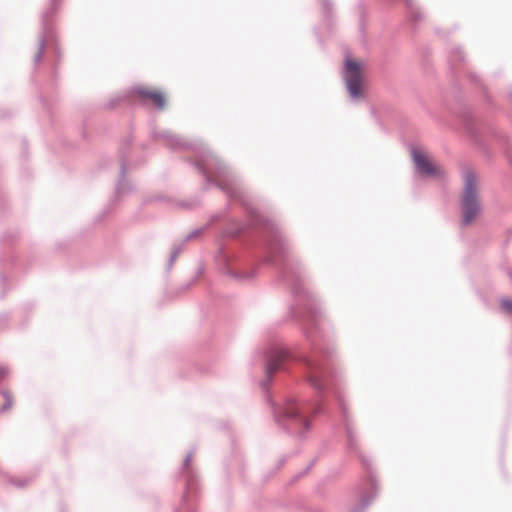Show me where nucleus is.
Returning <instances> with one entry per match:
<instances>
[{"instance_id":"f257e3e1","label":"nucleus","mask_w":512,"mask_h":512,"mask_svg":"<svg viewBox=\"0 0 512 512\" xmlns=\"http://www.w3.org/2000/svg\"><path fill=\"white\" fill-rule=\"evenodd\" d=\"M152 137L164 139L165 146L172 151H195L198 160L190 163L204 177L203 189L208 190L210 185H214L227 197L239 201L243 206L247 222L242 224L232 220L223 233L230 238L245 235L250 238L251 243L257 248L252 259L253 266L249 269H233L230 265V256L221 246L217 250L215 260L223 274L244 283L256 275V262L272 265L277 270L278 279L291 289L295 304L290 306L289 316L298 322L302 335H332L330 323L326 320L319 301L303 287L304 269L292 253L288 240L271 220L252 206L236 173L200 141H187L168 130L153 131Z\"/></svg>"},{"instance_id":"f03ea898","label":"nucleus","mask_w":512,"mask_h":512,"mask_svg":"<svg viewBox=\"0 0 512 512\" xmlns=\"http://www.w3.org/2000/svg\"><path fill=\"white\" fill-rule=\"evenodd\" d=\"M62 2L63 0H48L47 6L41 13L40 29L38 33V50L33 57L35 65L43 58L46 42H50L53 45L57 58L60 59L61 57L55 16L60 10Z\"/></svg>"},{"instance_id":"7ed1b4c3","label":"nucleus","mask_w":512,"mask_h":512,"mask_svg":"<svg viewBox=\"0 0 512 512\" xmlns=\"http://www.w3.org/2000/svg\"><path fill=\"white\" fill-rule=\"evenodd\" d=\"M463 221L465 224L471 223L480 212V204L477 192L476 176L472 172H467L464 178V192L462 197Z\"/></svg>"},{"instance_id":"20e7f679","label":"nucleus","mask_w":512,"mask_h":512,"mask_svg":"<svg viewBox=\"0 0 512 512\" xmlns=\"http://www.w3.org/2000/svg\"><path fill=\"white\" fill-rule=\"evenodd\" d=\"M131 144V139H125L122 141L119 154H120V170L118 181L115 185V195L112 201H115L117 198L132 193L135 189L134 185L126 179V173L128 168V155L127 150Z\"/></svg>"},{"instance_id":"39448f33","label":"nucleus","mask_w":512,"mask_h":512,"mask_svg":"<svg viewBox=\"0 0 512 512\" xmlns=\"http://www.w3.org/2000/svg\"><path fill=\"white\" fill-rule=\"evenodd\" d=\"M193 455V450L189 451L184 458L183 465L181 467V471L186 478L185 482V491L181 498L180 507L176 508L174 512H194L191 507L188 505V495L194 490L197 485V477L196 474L188 467Z\"/></svg>"},{"instance_id":"423d86ee","label":"nucleus","mask_w":512,"mask_h":512,"mask_svg":"<svg viewBox=\"0 0 512 512\" xmlns=\"http://www.w3.org/2000/svg\"><path fill=\"white\" fill-rule=\"evenodd\" d=\"M370 91L369 72L367 66L354 61V100L365 99Z\"/></svg>"},{"instance_id":"0eeeda50","label":"nucleus","mask_w":512,"mask_h":512,"mask_svg":"<svg viewBox=\"0 0 512 512\" xmlns=\"http://www.w3.org/2000/svg\"><path fill=\"white\" fill-rule=\"evenodd\" d=\"M413 160L418 171L424 175L436 176L442 173L441 167L424 152L414 151Z\"/></svg>"},{"instance_id":"6e6552de","label":"nucleus","mask_w":512,"mask_h":512,"mask_svg":"<svg viewBox=\"0 0 512 512\" xmlns=\"http://www.w3.org/2000/svg\"><path fill=\"white\" fill-rule=\"evenodd\" d=\"M344 71H343V79L345 82V88L349 96L352 98V54L349 48L346 46L344 48Z\"/></svg>"},{"instance_id":"1a4fd4ad","label":"nucleus","mask_w":512,"mask_h":512,"mask_svg":"<svg viewBox=\"0 0 512 512\" xmlns=\"http://www.w3.org/2000/svg\"><path fill=\"white\" fill-rule=\"evenodd\" d=\"M136 92L143 98H148L153 101L155 107L159 110H163L166 104L163 93L159 91H151L144 88H137Z\"/></svg>"},{"instance_id":"9d476101","label":"nucleus","mask_w":512,"mask_h":512,"mask_svg":"<svg viewBox=\"0 0 512 512\" xmlns=\"http://www.w3.org/2000/svg\"><path fill=\"white\" fill-rule=\"evenodd\" d=\"M323 24L326 26L329 33L333 31V4L330 0H320Z\"/></svg>"},{"instance_id":"9b49d317","label":"nucleus","mask_w":512,"mask_h":512,"mask_svg":"<svg viewBox=\"0 0 512 512\" xmlns=\"http://www.w3.org/2000/svg\"><path fill=\"white\" fill-rule=\"evenodd\" d=\"M183 245H184V242L179 245H175L173 247V250L171 251L169 259H168L167 268H166L167 271L171 270V268L174 264V261L176 260V258L178 257V255L180 254V252L182 250Z\"/></svg>"},{"instance_id":"f8f14e48","label":"nucleus","mask_w":512,"mask_h":512,"mask_svg":"<svg viewBox=\"0 0 512 512\" xmlns=\"http://www.w3.org/2000/svg\"><path fill=\"white\" fill-rule=\"evenodd\" d=\"M0 394L4 397L5 403L0 407V413H4L12 407V396L8 390H0Z\"/></svg>"},{"instance_id":"ddd939ff","label":"nucleus","mask_w":512,"mask_h":512,"mask_svg":"<svg viewBox=\"0 0 512 512\" xmlns=\"http://www.w3.org/2000/svg\"><path fill=\"white\" fill-rule=\"evenodd\" d=\"M209 227V224L204 225L203 227L194 229L192 232L186 235L183 242L185 243L188 240L193 239L194 237L200 235L202 232H204Z\"/></svg>"},{"instance_id":"4468645a","label":"nucleus","mask_w":512,"mask_h":512,"mask_svg":"<svg viewBox=\"0 0 512 512\" xmlns=\"http://www.w3.org/2000/svg\"><path fill=\"white\" fill-rule=\"evenodd\" d=\"M316 461H317V459H316V458H315V459H313V460H312V461H311V462L306 466V468H305L303 471L299 472L298 474H296V475L294 476L293 480H298V479H300L302 476H304L305 474H307V473L312 469V467L315 465Z\"/></svg>"},{"instance_id":"2eb2a0df","label":"nucleus","mask_w":512,"mask_h":512,"mask_svg":"<svg viewBox=\"0 0 512 512\" xmlns=\"http://www.w3.org/2000/svg\"><path fill=\"white\" fill-rule=\"evenodd\" d=\"M9 319L10 317L7 313H0V331L7 327Z\"/></svg>"},{"instance_id":"dca6fc26","label":"nucleus","mask_w":512,"mask_h":512,"mask_svg":"<svg viewBox=\"0 0 512 512\" xmlns=\"http://www.w3.org/2000/svg\"><path fill=\"white\" fill-rule=\"evenodd\" d=\"M6 277L3 274H0V299H3L6 294L5 286H6Z\"/></svg>"},{"instance_id":"f3484780","label":"nucleus","mask_w":512,"mask_h":512,"mask_svg":"<svg viewBox=\"0 0 512 512\" xmlns=\"http://www.w3.org/2000/svg\"><path fill=\"white\" fill-rule=\"evenodd\" d=\"M126 98L125 97H122V96H119V97H115L113 99H111L108 103H107V107L109 109H113L115 108L121 101L125 100Z\"/></svg>"},{"instance_id":"a211bd4d","label":"nucleus","mask_w":512,"mask_h":512,"mask_svg":"<svg viewBox=\"0 0 512 512\" xmlns=\"http://www.w3.org/2000/svg\"><path fill=\"white\" fill-rule=\"evenodd\" d=\"M32 481L31 478H25L23 480H18V481H14V480H11V484H13L14 486L18 487V488H23L25 487L28 483H30Z\"/></svg>"},{"instance_id":"6ab92c4d","label":"nucleus","mask_w":512,"mask_h":512,"mask_svg":"<svg viewBox=\"0 0 512 512\" xmlns=\"http://www.w3.org/2000/svg\"><path fill=\"white\" fill-rule=\"evenodd\" d=\"M8 368L6 366H0V382L8 375Z\"/></svg>"},{"instance_id":"aec40b11","label":"nucleus","mask_w":512,"mask_h":512,"mask_svg":"<svg viewBox=\"0 0 512 512\" xmlns=\"http://www.w3.org/2000/svg\"><path fill=\"white\" fill-rule=\"evenodd\" d=\"M321 411H322L321 403H316V404L313 405V407H312V414L313 415H317V414L321 413Z\"/></svg>"},{"instance_id":"412c9836","label":"nucleus","mask_w":512,"mask_h":512,"mask_svg":"<svg viewBox=\"0 0 512 512\" xmlns=\"http://www.w3.org/2000/svg\"><path fill=\"white\" fill-rule=\"evenodd\" d=\"M195 280H196V278H193L192 280H190L186 284L182 285L180 287L181 291L184 292V291L188 290L195 283Z\"/></svg>"},{"instance_id":"4be33fe9","label":"nucleus","mask_w":512,"mask_h":512,"mask_svg":"<svg viewBox=\"0 0 512 512\" xmlns=\"http://www.w3.org/2000/svg\"><path fill=\"white\" fill-rule=\"evenodd\" d=\"M502 307L506 311H512V301H502Z\"/></svg>"},{"instance_id":"5701e85b","label":"nucleus","mask_w":512,"mask_h":512,"mask_svg":"<svg viewBox=\"0 0 512 512\" xmlns=\"http://www.w3.org/2000/svg\"><path fill=\"white\" fill-rule=\"evenodd\" d=\"M287 459H288L287 456H283L281 459H279L278 464H277V469L282 468L285 465V463L287 462Z\"/></svg>"},{"instance_id":"b1692460","label":"nucleus","mask_w":512,"mask_h":512,"mask_svg":"<svg viewBox=\"0 0 512 512\" xmlns=\"http://www.w3.org/2000/svg\"><path fill=\"white\" fill-rule=\"evenodd\" d=\"M318 42H319L320 45H323V39H322L321 36H318Z\"/></svg>"},{"instance_id":"393cba45","label":"nucleus","mask_w":512,"mask_h":512,"mask_svg":"<svg viewBox=\"0 0 512 512\" xmlns=\"http://www.w3.org/2000/svg\"><path fill=\"white\" fill-rule=\"evenodd\" d=\"M218 218H219V216H218V215H213V216H212V221H215V220H217Z\"/></svg>"},{"instance_id":"a878e982","label":"nucleus","mask_w":512,"mask_h":512,"mask_svg":"<svg viewBox=\"0 0 512 512\" xmlns=\"http://www.w3.org/2000/svg\"><path fill=\"white\" fill-rule=\"evenodd\" d=\"M4 240H5V237H4V236H2V237L0 238V241H1V242H3Z\"/></svg>"}]
</instances>
